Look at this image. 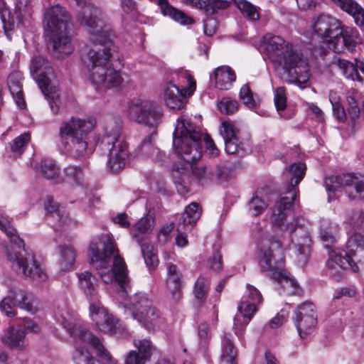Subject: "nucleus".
<instances>
[{
  "instance_id": "obj_51",
  "label": "nucleus",
  "mask_w": 364,
  "mask_h": 364,
  "mask_svg": "<svg viewBox=\"0 0 364 364\" xmlns=\"http://www.w3.org/2000/svg\"><path fill=\"white\" fill-rule=\"evenodd\" d=\"M140 246L146 266L150 268H155L159 262L156 255L149 249L148 245L141 244Z\"/></svg>"
},
{
  "instance_id": "obj_3",
  "label": "nucleus",
  "mask_w": 364,
  "mask_h": 364,
  "mask_svg": "<svg viewBox=\"0 0 364 364\" xmlns=\"http://www.w3.org/2000/svg\"><path fill=\"white\" fill-rule=\"evenodd\" d=\"M260 49L269 60L282 68L288 76V82L306 87L309 78V63L302 53L291 43L272 33L264 34L260 40Z\"/></svg>"
},
{
  "instance_id": "obj_42",
  "label": "nucleus",
  "mask_w": 364,
  "mask_h": 364,
  "mask_svg": "<svg viewBox=\"0 0 364 364\" xmlns=\"http://www.w3.org/2000/svg\"><path fill=\"white\" fill-rule=\"evenodd\" d=\"M42 175L48 178H54L59 174V168L55 161L52 159H43L40 164Z\"/></svg>"
},
{
  "instance_id": "obj_46",
  "label": "nucleus",
  "mask_w": 364,
  "mask_h": 364,
  "mask_svg": "<svg viewBox=\"0 0 364 364\" xmlns=\"http://www.w3.org/2000/svg\"><path fill=\"white\" fill-rule=\"evenodd\" d=\"M73 360L76 364H95L97 361L84 347L77 346L73 353Z\"/></svg>"
},
{
  "instance_id": "obj_31",
  "label": "nucleus",
  "mask_w": 364,
  "mask_h": 364,
  "mask_svg": "<svg viewBox=\"0 0 364 364\" xmlns=\"http://www.w3.org/2000/svg\"><path fill=\"white\" fill-rule=\"evenodd\" d=\"M231 333H225L222 338V355L220 364H236L237 350Z\"/></svg>"
},
{
  "instance_id": "obj_33",
  "label": "nucleus",
  "mask_w": 364,
  "mask_h": 364,
  "mask_svg": "<svg viewBox=\"0 0 364 364\" xmlns=\"http://www.w3.org/2000/svg\"><path fill=\"white\" fill-rule=\"evenodd\" d=\"M200 215L201 209L199 208L197 203L193 202L186 206L179 223H181L183 226L192 230Z\"/></svg>"
},
{
  "instance_id": "obj_8",
  "label": "nucleus",
  "mask_w": 364,
  "mask_h": 364,
  "mask_svg": "<svg viewBox=\"0 0 364 364\" xmlns=\"http://www.w3.org/2000/svg\"><path fill=\"white\" fill-rule=\"evenodd\" d=\"M173 147L178 156L191 164L202 156V134L189 121L180 118L173 133Z\"/></svg>"
},
{
  "instance_id": "obj_11",
  "label": "nucleus",
  "mask_w": 364,
  "mask_h": 364,
  "mask_svg": "<svg viewBox=\"0 0 364 364\" xmlns=\"http://www.w3.org/2000/svg\"><path fill=\"white\" fill-rule=\"evenodd\" d=\"M57 321L68 331V332L80 340L89 343L95 350L98 363L95 364H118L111 353L105 348L100 340L92 335L82 326L77 324L73 316L65 309H61L55 313Z\"/></svg>"
},
{
  "instance_id": "obj_7",
  "label": "nucleus",
  "mask_w": 364,
  "mask_h": 364,
  "mask_svg": "<svg viewBox=\"0 0 364 364\" xmlns=\"http://www.w3.org/2000/svg\"><path fill=\"white\" fill-rule=\"evenodd\" d=\"M122 120L119 117H109L105 119L103 126V135L100 147L107 151V166L112 172L120 171L126 165L129 157L127 142L119 140Z\"/></svg>"
},
{
  "instance_id": "obj_38",
  "label": "nucleus",
  "mask_w": 364,
  "mask_h": 364,
  "mask_svg": "<svg viewBox=\"0 0 364 364\" xmlns=\"http://www.w3.org/2000/svg\"><path fill=\"white\" fill-rule=\"evenodd\" d=\"M356 31H351L350 34H349L347 31H344L343 28L340 41L338 42V44H336L340 48L338 50L333 51L335 53H340L343 51V48H346L348 50L353 52L356 47Z\"/></svg>"
},
{
  "instance_id": "obj_24",
  "label": "nucleus",
  "mask_w": 364,
  "mask_h": 364,
  "mask_svg": "<svg viewBox=\"0 0 364 364\" xmlns=\"http://www.w3.org/2000/svg\"><path fill=\"white\" fill-rule=\"evenodd\" d=\"M22 80V73L20 71L16 70L9 74L7 80L8 87L15 99L16 104L21 108H23L26 105L23 97Z\"/></svg>"
},
{
  "instance_id": "obj_54",
  "label": "nucleus",
  "mask_w": 364,
  "mask_h": 364,
  "mask_svg": "<svg viewBox=\"0 0 364 364\" xmlns=\"http://www.w3.org/2000/svg\"><path fill=\"white\" fill-rule=\"evenodd\" d=\"M140 151L142 154L152 157L154 154H161L160 150L154 146L151 136H146L140 144Z\"/></svg>"
},
{
  "instance_id": "obj_43",
  "label": "nucleus",
  "mask_w": 364,
  "mask_h": 364,
  "mask_svg": "<svg viewBox=\"0 0 364 364\" xmlns=\"http://www.w3.org/2000/svg\"><path fill=\"white\" fill-rule=\"evenodd\" d=\"M237 6L242 15L250 21H257L259 14L256 7L246 0H239Z\"/></svg>"
},
{
  "instance_id": "obj_45",
  "label": "nucleus",
  "mask_w": 364,
  "mask_h": 364,
  "mask_svg": "<svg viewBox=\"0 0 364 364\" xmlns=\"http://www.w3.org/2000/svg\"><path fill=\"white\" fill-rule=\"evenodd\" d=\"M348 113L352 121H356L360 116L357 93H348L346 97Z\"/></svg>"
},
{
  "instance_id": "obj_17",
  "label": "nucleus",
  "mask_w": 364,
  "mask_h": 364,
  "mask_svg": "<svg viewBox=\"0 0 364 364\" xmlns=\"http://www.w3.org/2000/svg\"><path fill=\"white\" fill-rule=\"evenodd\" d=\"M45 209L48 214V220L53 223L54 228L64 230L77 225V221L70 218L66 210L52 198L46 201Z\"/></svg>"
},
{
  "instance_id": "obj_13",
  "label": "nucleus",
  "mask_w": 364,
  "mask_h": 364,
  "mask_svg": "<svg viewBox=\"0 0 364 364\" xmlns=\"http://www.w3.org/2000/svg\"><path fill=\"white\" fill-rule=\"evenodd\" d=\"M325 186L328 192L343 190L350 199L364 200V176L343 174L325 178Z\"/></svg>"
},
{
  "instance_id": "obj_63",
  "label": "nucleus",
  "mask_w": 364,
  "mask_h": 364,
  "mask_svg": "<svg viewBox=\"0 0 364 364\" xmlns=\"http://www.w3.org/2000/svg\"><path fill=\"white\" fill-rule=\"evenodd\" d=\"M218 29V21L213 18H208L204 21L203 30L205 35L211 36Z\"/></svg>"
},
{
  "instance_id": "obj_27",
  "label": "nucleus",
  "mask_w": 364,
  "mask_h": 364,
  "mask_svg": "<svg viewBox=\"0 0 364 364\" xmlns=\"http://www.w3.org/2000/svg\"><path fill=\"white\" fill-rule=\"evenodd\" d=\"M235 79V73L229 66L223 65L215 70V85L220 90L230 89Z\"/></svg>"
},
{
  "instance_id": "obj_49",
  "label": "nucleus",
  "mask_w": 364,
  "mask_h": 364,
  "mask_svg": "<svg viewBox=\"0 0 364 364\" xmlns=\"http://www.w3.org/2000/svg\"><path fill=\"white\" fill-rule=\"evenodd\" d=\"M240 99L245 105L250 108H253L257 105V100L254 98L252 92L247 84L242 85L240 88Z\"/></svg>"
},
{
  "instance_id": "obj_28",
  "label": "nucleus",
  "mask_w": 364,
  "mask_h": 364,
  "mask_svg": "<svg viewBox=\"0 0 364 364\" xmlns=\"http://www.w3.org/2000/svg\"><path fill=\"white\" fill-rule=\"evenodd\" d=\"M154 225V219L151 217L141 218L131 228L130 234L137 243L143 244L146 235L151 231Z\"/></svg>"
},
{
  "instance_id": "obj_61",
  "label": "nucleus",
  "mask_w": 364,
  "mask_h": 364,
  "mask_svg": "<svg viewBox=\"0 0 364 364\" xmlns=\"http://www.w3.org/2000/svg\"><path fill=\"white\" fill-rule=\"evenodd\" d=\"M330 101L332 105L334 116L339 122H344L346 119V113L345 109L340 104L333 102L331 96L330 97Z\"/></svg>"
},
{
  "instance_id": "obj_30",
  "label": "nucleus",
  "mask_w": 364,
  "mask_h": 364,
  "mask_svg": "<svg viewBox=\"0 0 364 364\" xmlns=\"http://www.w3.org/2000/svg\"><path fill=\"white\" fill-rule=\"evenodd\" d=\"M58 253V265L59 269L62 272L70 270L76 259L77 254L75 248L70 245H59Z\"/></svg>"
},
{
  "instance_id": "obj_19",
  "label": "nucleus",
  "mask_w": 364,
  "mask_h": 364,
  "mask_svg": "<svg viewBox=\"0 0 364 364\" xmlns=\"http://www.w3.org/2000/svg\"><path fill=\"white\" fill-rule=\"evenodd\" d=\"M30 72L40 89L53 85L51 77L53 69L50 63L41 55L33 56L31 60Z\"/></svg>"
},
{
  "instance_id": "obj_41",
  "label": "nucleus",
  "mask_w": 364,
  "mask_h": 364,
  "mask_svg": "<svg viewBox=\"0 0 364 364\" xmlns=\"http://www.w3.org/2000/svg\"><path fill=\"white\" fill-rule=\"evenodd\" d=\"M177 77L181 88L185 90V94L191 95L196 87L193 77L186 70H182L177 73Z\"/></svg>"
},
{
  "instance_id": "obj_37",
  "label": "nucleus",
  "mask_w": 364,
  "mask_h": 364,
  "mask_svg": "<svg viewBox=\"0 0 364 364\" xmlns=\"http://www.w3.org/2000/svg\"><path fill=\"white\" fill-rule=\"evenodd\" d=\"M41 90L43 95L48 99V103L53 114H58L60 106L58 87L56 85L53 84L49 87H46Z\"/></svg>"
},
{
  "instance_id": "obj_39",
  "label": "nucleus",
  "mask_w": 364,
  "mask_h": 364,
  "mask_svg": "<svg viewBox=\"0 0 364 364\" xmlns=\"http://www.w3.org/2000/svg\"><path fill=\"white\" fill-rule=\"evenodd\" d=\"M31 139L29 132H25L16 137L10 143V149L13 157H18L22 154L27 144Z\"/></svg>"
},
{
  "instance_id": "obj_26",
  "label": "nucleus",
  "mask_w": 364,
  "mask_h": 364,
  "mask_svg": "<svg viewBox=\"0 0 364 364\" xmlns=\"http://www.w3.org/2000/svg\"><path fill=\"white\" fill-rule=\"evenodd\" d=\"M346 249L358 262H360L364 259V235L358 232L350 234L346 242Z\"/></svg>"
},
{
  "instance_id": "obj_12",
  "label": "nucleus",
  "mask_w": 364,
  "mask_h": 364,
  "mask_svg": "<svg viewBox=\"0 0 364 364\" xmlns=\"http://www.w3.org/2000/svg\"><path fill=\"white\" fill-rule=\"evenodd\" d=\"M311 27L329 49L338 50L340 48L336 44L342 35L343 25L339 19L328 14H320L312 20Z\"/></svg>"
},
{
  "instance_id": "obj_29",
  "label": "nucleus",
  "mask_w": 364,
  "mask_h": 364,
  "mask_svg": "<svg viewBox=\"0 0 364 364\" xmlns=\"http://www.w3.org/2000/svg\"><path fill=\"white\" fill-rule=\"evenodd\" d=\"M158 4L164 15L168 16L180 24L186 26L194 23L192 17L188 16L182 11L171 6L166 0H158Z\"/></svg>"
},
{
  "instance_id": "obj_9",
  "label": "nucleus",
  "mask_w": 364,
  "mask_h": 364,
  "mask_svg": "<svg viewBox=\"0 0 364 364\" xmlns=\"http://www.w3.org/2000/svg\"><path fill=\"white\" fill-rule=\"evenodd\" d=\"M134 320L149 332H154L164 323L160 311L145 293H136L123 303Z\"/></svg>"
},
{
  "instance_id": "obj_20",
  "label": "nucleus",
  "mask_w": 364,
  "mask_h": 364,
  "mask_svg": "<svg viewBox=\"0 0 364 364\" xmlns=\"http://www.w3.org/2000/svg\"><path fill=\"white\" fill-rule=\"evenodd\" d=\"M78 285L85 297L92 304H98L100 302V294L98 291L97 279L90 272L85 271L77 274Z\"/></svg>"
},
{
  "instance_id": "obj_40",
  "label": "nucleus",
  "mask_w": 364,
  "mask_h": 364,
  "mask_svg": "<svg viewBox=\"0 0 364 364\" xmlns=\"http://www.w3.org/2000/svg\"><path fill=\"white\" fill-rule=\"evenodd\" d=\"M134 345L138 350V354L145 360H149L155 350V346L151 341L148 338L135 339Z\"/></svg>"
},
{
  "instance_id": "obj_1",
  "label": "nucleus",
  "mask_w": 364,
  "mask_h": 364,
  "mask_svg": "<svg viewBox=\"0 0 364 364\" xmlns=\"http://www.w3.org/2000/svg\"><path fill=\"white\" fill-rule=\"evenodd\" d=\"M306 169L304 164L294 163L284 172L289 182L272 210L271 224L288 232L290 239L272 235L263 238L259 244V262L262 271L269 272L287 295L297 294L299 289L296 282L287 275L282 269L284 250L290 247L291 257L299 266L308 262L311 254V240L308 227L303 223L304 219L291 215L296 197V186L303 179Z\"/></svg>"
},
{
  "instance_id": "obj_57",
  "label": "nucleus",
  "mask_w": 364,
  "mask_h": 364,
  "mask_svg": "<svg viewBox=\"0 0 364 364\" xmlns=\"http://www.w3.org/2000/svg\"><path fill=\"white\" fill-rule=\"evenodd\" d=\"M208 289V284L203 277H199L195 284L194 294L198 299H202L206 295Z\"/></svg>"
},
{
  "instance_id": "obj_22",
  "label": "nucleus",
  "mask_w": 364,
  "mask_h": 364,
  "mask_svg": "<svg viewBox=\"0 0 364 364\" xmlns=\"http://www.w3.org/2000/svg\"><path fill=\"white\" fill-rule=\"evenodd\" d=\"M188 95L185 90L172 82L166 85L164 89V100L171 109H181L183 107V97Z\"/></svg>"
},
{
  "instance_id": "obj_16",
  "label": "nucleus",
  "mask_w": 364,
  "mask_h": 364,
  "mask_svg": "<svg viewBox=\"0 0 364 364\" xmlns=\"http://www.w3.org/2000/svg\"><path fill=\"white\" fill-rule=\"evenodd\" d=\"M89 311L92 320L101 331L114 335L120 334L122 327L119 320L108 314L101 304H92L89 307Z\"/></svg>"
},
{
  "instance_id": "obj_60",
  "label": "nucleus",
  "mask_w": 364,
  "mask_h": 364,
  "mask_svg": "<svg viewBox=\"0 0 364 364\" xmlns=\"http://www.w3.org/2000/svg\"><path fill=\"white\" fill-rule=\"evenodd\" d=\"M209 269L218 272L222 269L221 255L219 252H215L208 261Z\"/></svg>"
},
{
  "instance_id": "obj_25",
  "label": "nucleus",
  "mask_w": 364,
  "mask_h": 364,
  "mask_svg": "<svg viewBox=\"0 0 364 364\" xmlns=\"http://www.w3.org/2000/svg\"><path fill=\"white\" fill-rule=\"evenodd\" d=\"M343 11L351 15L355 23L359 26H364V9L354 0H331Z\"/></svg>"
},
{
  "instance_id": "obj_18",
  "label": "nucleus",
  "mask_w": 364,
  "mask_h": 364,
  "mask_svg": "<svg viewBox=\"0 0 364 364\" xmlns=\"http://www.w3.org/2000/svg\"><path fill=\"white\" fill-rule=\"evenodd\" d=\"M325 247L329 249L327 267L331 276L338 279L345 269H352L353 272L358 271V267L355 264V259H353L349 255L345 253L343 255L340 252L333 250L328 244L325 245Z\"/></svg>"
},
{
  "instance_id": "obj_64",
  "label": "nucleus",
  "mask_w": 364,
  "mask_h": 364,
  "mask_svg": "<svg viewBox=\"0 0 364 364\" xmlns=\"http://www.w3.org/2000/svg\"><path fill=\"white\" fill-rule=\"evenodd\" d=\"M146 362L135 350H131L125 358L124 364H145Z\"/></svg>"
},
{
  "instance_id": "obj_52",
  "label": "nucleus",
  "mask_w": 364,
  "mask_h": 364,
  "mask_svg": "<svg viewBox=\"0 0 364 364\" xmlns=\"http://www.w3.org/2000/svg\"><path fill=\"white\" fill-rule=\"evenodd\" d=\"M274 101L278 112L285 109L287 107V97L284 87H279L276 89L274 95Z\"/></svg>"
},
{
  "instance_id": "obj_56",
  "label": "nucleus",
  "mask_w": 364,
  "mask_h": 364,
  "mask_svg": "<svg viewBox=\"0 0 364 364\" xmlns=\"http://www.w3.org/2000/svg\"><path fill=\"white\" fill-rule=\"evenodd\" d=\"M225 141V150L228 154H235L242 149V143L240 141L239 136L230 138Z\"/></svg>"
},
{
  "instance_id": "obj_48",
  "label": "nucleus",
  "mask_w": 364,
  "mask_h": 364,
  "mask_svg": "<svg viewBox=\"0 0 364 364\" xmlns=\"http://www.w3.org/2000/svg\"><path fill=\"white\" fill-rule=\"evenodd\" d=\"M218 107L221 113L232 114L238 109V102L230 97H223L218 104Z\"/></svg>"
},
{
  "instance_id": "obj_14",
  "label": "nucleus",
  "mask_w": 364,
  "mask_h": 364,
  "mask_svg": "<svg viewBox=\"0 0 364 364\" xmlns=\"http://www.w3.org/2000/svg\"><path fill=\"white\" fill-rule=\"evenodd\" d=\"M129 118L139 124L156 127L162 118V112L157 104L151 101H138L129 106Z\"/></svg>"
},
{
  "instance_id": "obj_58",
  "label": "nucleus",
  "mask_w": 364,
  "mask_h": 364,
  "mask_svg": "<svg viewBox=\"0 0 364 364\" xmlns=\"http://www.w3.org/2000/svg\"><path fill=\"white\" fill-rule=\"evenodd\" d=\"M17 305L13 302L9 295H7L0 303V309L8 316H14L16 314V307Z\"/></svg>"
},
{
  "instance_id": "obj_2",
  "label": "nucleus",
  "mask_w": 364,
  "mask_h": 364,
  "mask_svg": "<svg viewBox=\"0 0 364 364\" xmlns=\"http://www.w3.org/2000/svg\"><path fill=\"white\" fill-rule=\"evenodd\" d=\"M78 7L75 21L87 32L92 43V47L82 57L90 80L97 90L119 87L123 82L120 73L109 67L113 45L103 12L88 1H83Z\"/></svg>"
},
{
  "instance_id": "obj_36",
  "label": "nucleus",
  "mask_w": 364,
  "mask_h": 364,
  "mask_svg": "<svg viewBox=\"0 0 364 364\" xmlns=\"http://www.w3.org/2000/svg\"><path fill=\"white\" fill-rule=\"evenodd\" d=\"M338 226L328 220H323L320 226V235L325 242L333 244L336 241Z\"/></svg>"
},
{
  "instance_id": "obj_6",
  "label": "nucleus",
  "mask_w": 364,
  "mask_h": 364,
  "mask_svg": "<svg viewBox=\"0 0 364 364\" xmlns=\"http://www.w3.org/2000/svg\"><path fill=\"white\" fill-rule=\"evenodd\" d=\"M68 22V14L62 6H52L45 13L44 33L49 38L53 55L57 58H63L73 51Z\"/></svg>"
},
{
  "instance_id": "obj_15",
  "label": "nucleus",
  "mask_w": 364,
  "mask_h": 364,
  "mask_svg": "<svg viewBox=\"0 0 364 364\" xmlns=\"http://www.w3.org/2000/svg\"><path fill=\"white\" fill-rule=\"evenodd\" d=\"M316 323L317 314L313 303L304 302L297 307L294 324L301 338H305L313 331Z\"/></svg>"
},
{
  "instance_id": "obj_34",
  "label": "nucleus",
  "mask_w": 364,
  "mask_h": 364,
  "mask_svg": "<svg viewBox=\"0 0 364 364\" xmlns=\"http://www.w3.org/2000/svg\"><path fill=\"white\" fill-rule=\"evenodd\" d=\"M167 271L166 284L168 289L171 291L173 298L178 299L180 296L181 274L178 272L176 266L173 264H168Z\"/></svg>"
},
{
  "instance_id": "obj_21",
  "label": "nucleus",
  "mask_w": 364,
  "mask_h": 364,
  "mask_svg": "<svg viewBox=\"0 0 364 364\" xmlns=\"http://www.w3.org/2000/svg\"><path fill=\"white\" fill-rule=\"evenodd\" d=\"M332 64L337 66L346 78L363 82V80L359 74L358 69H360L364 74V63H357L356 65H354L348 60L335 58Z\"/></svg>"
},
{
  "instance_id": "obj_47",
  "label": "nucleus",
  "mask_w": 364,
  "mask_h": 364,
  "mask_svg": "<svg viewBox=\"0 0 364 364\" xmlns=\"http://www.w3.org/2000/svg\"><path fill=\"white\" fill-rule=\"evenodd\" d=\"M0 229L2 230L8 236L10 242H14L18 245H22V240L17 235L16 229H14L10 223L2 215H0Z\"/></svg>"
},
{
  "instance_id": "obj_32",
  "label": "nucleus",
  "mask_w": 364,
  "mask_h": 364,
  "mask_svg": "<svg viewBox=\"0 0 364 364\" xmlns=\"http://www.w3.org/2000/svg\"><path fill=\"white\" fill-rule=\"evenodd\" d=\"M9 298L21 309L32 310L31 296L19 287H12L8 292Z\"/></svg>"
},
{
  "instance_id": "obj_59",
  "label": "nucleus",
  "mask_w": 364,
  "mask_h": 364,
  "mask_svg": "<svg viewBox=\"0 0 364 364\" xmlns=\"http://www.w3.org/2000/svg\"><path fill=\"white\" fill-rule=\"evenodd\" d=\"M191 230L188 228L183 226L181 223H178L177 226L178 234L176 237V244L181 247H183L187 245L188 240L186 232Z\"/></svg>"
},
{
  "instance_id": "obj_62",
  "label": "nucleus",
  "mask_w": 364,
  "mask_h": 364,
  "mask_svg": "<svg viewBox=\"0 0 364 364\" xmlns=\"http://www.w3.org/2000/svg\"><path fill=\"white\" fill-rule=\"evenodd\" d=\"M348 220L351 225L359 228H364V213L355 211Z\"/></svg>"
},
{
  "instance_id": "obj_4",
  "label": "nucleus",
  "mask_w": 364,
  "mask_h": 364,
  "mask_svg": "<svg viewBox=\"0 0 364 364\" xmlns=\"http://www.w3.org/2000/svg\"><path fill=\"white\" fill-rule=\"evenodd\" d=\"M88 252L90 262L98 271L102 280L106 284L116 281L124 293L129 278L126 264L119 255L112 237L101 235L93 237L89 245Z\"/></svg>"
},
{
  "instance_id": "obj_44",
  "label": "nucleus",
  "mask_w": 364,
  "mask_h": 364,
  "mask_svg": "<svg viewBox=\"0 0 364 364\" xmlns=\"http://www.w3.org/2000/svg\"><path fill=\"white\" fill-rule=\"evenodd\" d=\"M257 304H259L249 301L245 296L242 297V301L238 306V310L243 316L245 325L247 324L253 314L257 311Z\"/></svg>"
},
{
  "instance_id": "obj_10",
  "label": "nucleus",
  "mask_w": 364,
  "mask_h": 364,
  "mask_svg": "<svg viewBox=\"0 0 364 364\" xmlns=\"http://www.w3.org/2000/svg\"><path fill=\"white\" fill-rule=\"evenodd\" d=\"M6 252L8 261L18 274L36 282H44L47 280L46 270L36 259L35 255L25 250L23 240L21 246L11 242V245L6 248Z\"/></svg>"
},
{
  "instance_id": "obj_55",
  "label": "nucleus",
  "mask_w": 364,
  "mask_h": 364,
  "mask_svg": "<svg viewBox=\"0 0 364 364\" xmlns=\"http://www.w3.org/2000/svg\"><path fill=\"white\" fill-rule=\"evenodd\" d=\"M230 2L226 0H207L205 12L213 14L218 9H225L229 6Z\"/></svg>"
},
{
  "instance_id": "obj_23",
  "label": "nucleus",
  "mask_w": 364,
  "mask_h": 364,
  "mask_svg": "<svg viewBox=\"0 0 364 364\" xmlns=\"http://www.w3.org/2000/svg\"><path fill=\"white\" fill-rule=\"evenodd\" d=\"M26 333L19 325L10 326L4 331L1 340L9 347L23 348L26 346Z\"/></svg>"
},
{
  "instance_id": "obj_5",
  "label": "nucleus",
  "mask_w": 364,
  "mask_h": 364,
  "mask_svg": "<svg viewBox=\"0 0 364 364\" xmlns=\"http://www.w3.org/2000/svg\"><path fill=\"white\" fill-rule=\"evenodd\" d=\"M96 124L94 118L72 117L63 122L58 132V141L63 152L75 159L85 158L91 152L88 148L87 135Z\"/></svg>"
},
{
  "instance_id": "obj_35",
  "label": "nucleus",
  "mask_w": 364,
  "mask_h": 364,
  "mask_svg": "<svg viewBox=\"0 0 364 364\" xmlns=\"http://www.w3.org/2000/svg\"><path fill=\"white\" fill-rule=\"evenodd\" d=\"M63 180L75 186L87 187L82 169L78 166H68L64 169Z\"/></svg>"
},
{
  "instance_id": "obj_53",
  "label": "nucleus",
  "mask_w": 364,
  "mask_h": 364,
  "mask_svg": "<svg viewBox=\"0 0 364 364\" xmlns=\"http://www.w3.org/2000/svg\"><path fill=\"white\" fill-rule=\"evenodd\" d=\"M249 210L254 216L261 214L267 208V203L257 196H254L249 202Z\"/></svg>"
},
{
  "instance_id": "obj_50",
  "label": "nucleus",
  "mask_w": 364,
  "mask_h": 364,
  "mask_svg": "<svg viewBox=\"0 0 364 364\" xmlns=\"http://www.w3.org/2000/svg\"><path fill=\"white\" fill-rule=\"evenodd\" d=\"M220 133L224 140L238 136L239 131L235 128L234 124L230 121L222 122Z\"/></svg>"
}]
</instances>
